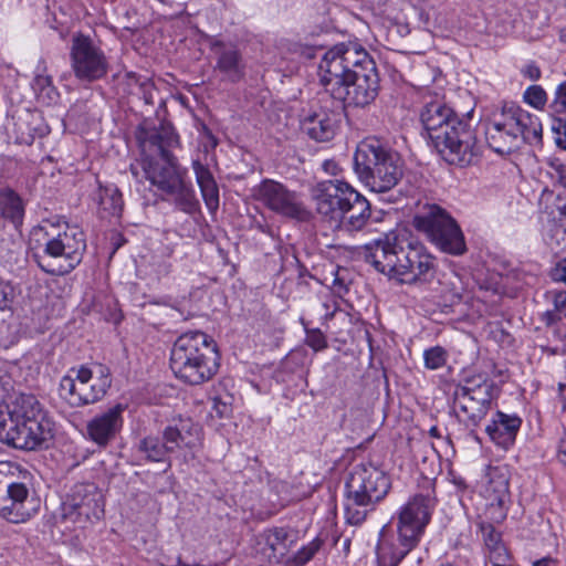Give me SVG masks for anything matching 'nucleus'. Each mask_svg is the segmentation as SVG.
I'll return each mask as SVG.
<instances>
[{
	"label": "nucleus",
	"mask_w": 566,
	"mask_h": 566,
	"mask_svg": "<svg viewBox=\"0 0 566 566\" xmlns=\"http://www.w3.org/2000/svg\"><path fill=\"white\" fill-rule=\"evenodd\" d=\"M360 255L376 272L399 284L424 285L437 276L436 259L426 247L397 232L382 233L365 244Z\"/></svg>",
	"instance_id": "f257e3e1"
},
{
	"label": "nucleus",
	"mask_w": 566,
	"mask_h": 566,
	"mask_svg": "<svg viewBox=\"0 0 566 566\" xmlns=\"http://www.w3.org/2000/svg\"><path fill=\"white\" fill-rule=\"evenodd\" d=\"M420 122L433 147L449 164L468 166L480 156L470 118L460 117L443 98L426 97Z\"/></svg>",
	"instance_id": "f03ea898"
},
{
	"label": "nucleus",
	"mask_w": 566,
	"mask_h": 566,
	"mask_svg": "<svg viewBox=\"0 0 566 566\" xmlns=\"http://www.w3.org/2000/svg\"><path fill=\"white\" fill-rule=\"evenodd\" d=\"M436 497L430 493L416 494L397 513V537H381L377 545L379 566H398L420 543L430 523Z\"/></svg>",
	"instance_id": "7ed1b4c3"
},
{
	"label": "nucleus",
	"mask_w": 566,
	"mask_h": 566,
	"mask_svg": "<svg viewBox=\"0 0 566 566\" xmlns=\"http://www.w3.org/2000/svg\"><path fill=\"white\" fill-rule=\"evenodd\" d=\"M220 354L216 342L200 331L187 332L174 343L170 368L188 385H201L218 373Z\"/></svg>",
	"instance_id": "20e7f679"
},
{
	"label": "nucleus",
	"mask_w": 566,
	"mask_h": 566,
	"mask_svg": "<svg viewBox=\"0 0 566 566\" xmlns=\"http://www.w3.org/2000/svg\"><path fill=\"white\" fill-rule=\"evenodd\" d=\"M44 241V255H36L39 266L52 275H65L82 261L86 250L85 235L77 227L43 221L32 231Z\"/></svg>",
	"instance_id": "39448f33"
},
{
	"label": "nucleus",
	"mask_w": 566,
	"mask_h": 566,
	"mask_svg": "<svg viewBox=\"0 0 566 566\" xmlns=\"http://www.w3.org/2000/svg\"><path fill=\"white\" fill-rule=\"evenodd\" d=\"M354 170L367 188L384 193L395 188L402 178L403 161L387 143L368 137L357 145Z\"/></svg>",
	"instance_id": "423d86ee"
},
{
	"label": "nucleus",
	"mask_w": 566,
	"mask_h": 566,
	"mask_svg": "<svg viewBox=\"0 0 566 566\" xmlns=\"http://www.w3.org/2000/svg\"><path fill=\"white\" fill-rule=\"evenodd\" d=\"M391 488L390 478L373 464H357L345 483V515L352 525H359L369 511L382 501Z\"/></svg>",
	"instance_id": "0eeeda50"
},
{
	"label": "nucleus",
	"mask_w": 566,
	"mask_h": 566,
	"mask_svg": "<svg viewBox=\"0 0 566 566\" xmlns=\"http://www.w3.org/2000/svg\"><path fill=\"white\" fill-rule=\"evenodd\" d=\"M144 176L163 193L172 197L175 206L185 213L193 214L199 210V201L190 184L185 181L182 169L172 155L163 159H143Z\"/></svg>",
	"instance_id": "6e6552de"
},
{
	"label": "nucleus",
	"mask_w": 566,
	"mask_h": 566,
	"mask_svg": "<svg viewBox=\"0 0 566 566\" xmlns=\"http://www.w3.org/2000/svg\"><path fill=\"white\" fill-rule=\"evenodd\" d=\"M412 224L441 252L455 256L467 252V243L460 226L440 206H424L413 217Z\"/></svg>",
	"instance_id": "1a4fd4ad"
},
{
	"label": "nucleus",
	"mask_w": 566,
	"mask_h": 566,
	"mask_svg": "<svg viewBox=\"0 0 566 566\" xmlns=\"http://www.w3.org/2000/svg\"><path fill=\"white\" fill-rule=\"evenodd\" d=\"M200 428L189 418L172 419L161 437L147 436L138 442L137 450L151 462H164L171 468L170 454L184 448H192L199 440Z\"/></svg>",
	"instance_id": "9d476101"
},
{
	"label": "nucleus",
	"mask_w": 566,
	"mask_h": 566,
	"mask_svg": "<svg viewBox=\"0 0 566 566\" xmlns=\"http://www.w3.org/2000/svg\"><path fill=\"white\" fill-rule=\"evenodd\" d=\"M368 55L356 43L335 45L324 54L318 65L319 82L334 99L346 95L344 84L352 76V71L361 65Z\"/></svg>",
	"instance_id": "9b49d317"
},
{
	"label": "nucleus",
	"mask_w": 566,
	"mask_h": 566,
	"mask_svg": "<svg viewBox=\"0 0 566 566\" xmlns=\"http://www.w3.org/2000/svg\"><path fill=\"white\" fill-rule=\"evenodd\" d=\"M30 472L11 461H0V516L11 523L30 518Z\"/></svg>",
	"instance_id": "f8f14e48"
},
{
	"label": "nucleus",
	"mask_w": 566,
	"mask_h": 566,
	"mask_svg": "<svg viewBox=\"0 0 566 566\" xmlns=\"http://www.w3.org/2000/svg\"><path fill=\"white\" fill-rule=\"evenodd\" d=\"M62 518L85 527L104 515V495L94 483L75 484L61 506Z\"/></svg>",
	"instance_id": "ddd939ff"
},
{
	"label": "nucleus",
	"mask_w": 566,
	"mask_h": 566,
	"mask_svg": "<svg viewBox=\"0 0 566 566\" xmlns=\"http://www.w3.org/2000/svg\"><path fill=\"white\" fill-rule=\"evenodd\" d=\"M495 386L492 380L479 377L467 379L454 391V407L462 412L467 426L478 427L488 415L494 397Z\"/></svg>",
	"instance_id": "4468645a"
},
{
	"label": "nucleus",
	"mask_w": 566,
	"mask_h": 566,
	"mask_svg": "<svg viewBox=\"0 0 566 566\" xmlns=\"http://www.w3.org/2000/svg\"><path fill=\"white\" fill-rule=\"evenodd\" d=\"M70 60L75 77L82 82L98 81L108 72L109 63L104 51L83 33L72 36Z\"/></svg>",
	"instance_id": "2eb2a0df"
},
{
	"label": "nucleus",
	"mask_w": 566,
	"mask_h": 566,
	"mask_svg": "<svg viewBox=\"0 0 566 566\" xmlns=\"http://www.w3.org/2000/svg\"><path fill=\"white\" fill-rule=\"evenodd\" d=\"M254 197L265 208L285 218L298 221H307L311 218L302 195L276 180H262L254 188Z\"/></svg>",
	"instance_id": "dca6fc26"
},
{
	"label": "nucleus",
	"mask_w": 566,
	"mask_h": 566,
	"mask_svg": "<svg viewBox=\"0 0 566 566\" xmlns=\"http://www.w3.org/2000/svg\"><path fill=\"white\" fill-rule=\"evenodd\" d=\"M54 437V423L49 415L34 418L18 427L0 424V441L21 450H36L46 447Z\"/></svg>",
	"instance_id": "f3484780"
},
{
	"label": "nucleus",
	"mask_w": 566,
	"mask_h": 566,
	"mask_svg": "<svg viewBox=\"0 0 566 566\" xmlns=\"http://www.w3.org/2000/svg\"><path fill=\"white\" fill-rule=\"evenodd\" d=\"M350 75L344 84L346 95L339 101L359 107L369 105L379 91V75L373 57L370 55L364 57L361 65L353 70Z\"/></svg>",
	"instance_id": "a211bd4d"
},
{
	"label": "nucleus",
	"mask_w": 566,
	"mask_h": 566,
	"mask_svg": "<svg viewBox=\"0 0 566 566\" xmlns=\"http://www.w3.org/2000/svg\"><path fill=\"white\" fill-rule=\"evenodd\" d=\"M355 193L359 192L343 180L335 179L318 182L313 190L316 211L325 219L336 221L344 208L350 206Z\"/></svg>",
	"instance_id": "6ab92c4d"
},
{
	"label": "nucleus",
	"mask_w": 566,
	"mask_h": 566,
	"mask_svg": "<svg viewBox=\"0 0 566 566\" xmlns=\"http://www.w3.org/2000/svg\"><path fill=\"white\" fill-rule=\"evenodd\" d=\"M295 541V532L289 527L269 528L255 538L253 547L258 563L277 564Z\"/></svg>",
	"instance_id": "aec40b11"
},
{
	"label": "nucleus",
	"mask_w": 566,
	"mask_h": 566,
	"mask_svg": "<svg viewBox=\"0 0 566 566\" xmlns=\"http://www.w3.org/2000/svg\"><path fill=\"white\" fill-rule=\"evenodd\" d=\"M210 50L214 54V71L231 83H238L247 74V62L243 52L232 42H224L218 38H211Z\"/></svg>",
	"instance_id": "412c9836"
},
{
	"label": "nucleus",
	"mask_w": 566,
	"mask_h": 566,
	"mask_svg": "<svg viewBox=\"0 0 566 566\" xmlns=\"http://www.w3.org/2000/svg\"><path fill=\"white\" fill-rule=\"evenodd\" d=\"M136 138L142 150L143 159H163L172 156L170 148L178 146L179 137L169 125L159 127L139 126Z\"/></svg>",
	"instance_id": "4be33fe9"
},
{
	"label": "nucleus",
	"mask_w": 566,
	"mask_h": 566,
	"mask_svg": "<svg viewBox=\"0 0 566 566\" xmlns=\"http://www.w3.org/2000/svg\"><path fill=\"white\" fill-rule=\"evenodd\" d=\"M126 407L117 403L97 415L86 423L84 437L99 448H106L123 427V412Z\"/></svg>",
	"instance_id": "5701e85b"
},
{
	"label": "nucleus",
	"mask_w": 566,
	"mask_h": 566,
	"mask_svg": "<svg viewBox=\"0 0 566 566\" xmlns=\"http://www.w3.org/2000/svg\"><path fill=\"white\" fill-rule=\"evenodd\" d=\"M485 138L489 147L500 155L511 154L520 148L510 117L503 108L499 117L490 122L485 129Z\"/></svg>",
	"instance_id": "b1692460"
},
{
	"label": "nucleus",
	"mask_w": 566,
	"mask_h": 566,
	"mask_svg": "<svg viewBox=\"0 0 566 566\" xmlns=\"http://www.w3.org/2000/svg\"><path fill=\"white\" fill-rule=\"evenodd\" d=\"M520 146L523 143L537 144L542 140V124L537 116L522 109L520 106H505Z\"/></svg>",
	"instance_id": "393cba45"
},
{
	"label": "nucleus",
	"mask_w": 566,
	"mask_h": 566,
	"mask_svg": "<svg viewBox=\"0 0 566 566\" xmlns=\"http://www.w3.org/2000/svg\"><path fill=\"white\" fill-rule=\"evenodd\" d=\"M521 424L522 419L518 416L497 411L485 431L496 446L509 450L515 442Z\"/></svg>",
	"instance_id": "a878e982"
},
{
	"label": "nucleus",
	"mask_w": 566,
	"mask_h": 566,
	"mask_svg": "<svg viewBox=\"0 0 566 566\" xmlns=\"http://www.w3.org/2000/svg\"><path fill=\"white\" fill-rule=\"evenodd\" d=\"M335 114L319 108L303 115L301 119L302 130L316 142H328L335 135Z\"/></svg>",
	"instance_id": "bb28decb"
},
{
	"label": "nucleus",
	"mask_w": 566,
	"mask_h": 566,
	"mask_svg": "<svg viewBox=\"0 0 566 566\" xmlns=\"http://www.w3.org/2000/svg\"><path fill=\"white\" fill-rule=\"evenodd\" d=\"M371 216L369 201L359 192L355 193L350 206L345 207L336 221H339L342 229L348 232L363 230Z\"/></svg>",
	"instance_id": "cd10ccee"
},
{
	"label": "nucleus",
	"mask_w": 566,
	"mask_h": 566,
	"mask_svg": "<svg viewBox=\"0 0 566 566\" xmlns=\"http://www.w3.org/2000/svg\"><path fill=\"white\" fill-rule=\"evenodd\" d=\"M490 510H499L497 521L506 517L505 504L510 499L509 479L499 469H493L486 488Z\"/></svg>",
	"instance_id": "c85d7f7f"
},
{
	"label": "nucleus",
	"mask_w": 566,
	"mask_h": 566,
	"mask_svg": "<svg viewBox=\"0 0 566 566\" xmlns=\"http://www.w3.org/2000/svg\"><path fill=\"white\" fill-rule=\"evenodd\" d=\"M192 169L206 207L211 213H214L219 209V188L217 182L209 168L199 160L192 161Z\"/></svg>",
	"instance_id": "c756f323"
},
{
	"label": "nucleus",
	"mask_w": 566,
	"mask_h": 566,
	"mask_svg": "<svg viewBox=\"0 0 566 566\" xmlns=\"http://www.w3.org/2000/svg\"><path fill=\"white\" fill-rule=\"evenodd\" d=\"M98 213L101 218L107 219L122 214L124 201L122 192L116 185H99L97 190Z\"/></svg>",
	"instance_id": "7c9ffc66"
},
{
	"label": "nucleus",
	"mask_w": 566,
	"mask_h": 566,
	"mask_svg": "<svg viewBox=\"0 0 566 566\" xmlns=\"http://www.w3.org/2000/svg\"><path fill=\"white\" fill-rule=\"evenodd\" d=\"M481 532L490 562L493 566H506L510 562V554L501 539V534L492 524H481Z\"/></svg>",
	"instance_id": "2f4dec72"
},
{
	"label": "nucleus",
	"mask_w": 566,
	"mask_h": 566,
	"mask_svg": "<svg viewBox=\"0 0 566 566\" xmlns=\"http://www.w3.org/2000/svg\"><path fill=\"white\" fill-rule=\"evenodd\" d=\"M7 409L9 416L8 420L19 419L25 413H31L32 417L34 416V412L38 415V417L48 415L42 403L36 399L34 395L31 394H14L11 397L10 402H8Z\"/></svg>",
	"instance_id": "473e14b6"
},
{
	"label": "nucleus",
	"mask_w": 566,
	"mask_h": 566,
	"mask_svg": "<svg viewBox=\"0 0 566 566\" xmlns=\"http://www.w3.org/2000/svg\"><path fill=\"white\" fill-rule=\"evenodd\" d=\"M98 373L99 376L91 385L90 382L80 385V391L84 394V396L81 395L82 407L101 400L112 385L109 371L106 367L98 365Z\"/></svg>",
	"instance_id": "72a5a7b5"
},
{
	"label": "nucleus",
	"mask_w": 566,
	"mask_h": 566,
	"mask_svg": "<svg viewBox=\"0 0 566 566\" xmlns=\"http://www.w3.org/2000/svg\"><path fill=\"white\" fill-rule=\"evenodd\" d=\"M0 209L2 217L10 220L15 228L22 224L24 206L14 190L4 188L0 191Z\"/></svg>",
	"instance_id": "f704fd0d"
},
{
	"label": "nucleus",
	"mask_w": 566,
	"mask_h": 566,
	"mask_svg": "<svg viewBox=\"0 0 566 566\" xmlns=\"http://www.w3.org/2000/svg\"><path fill=\"white\" fill-rule=\"evenodd\" d=\"M44 67L38 66V72L32 81V90L39 102L45 105L56 103L59 92L53 85L52 77L44 74Z\"/></svg>",
	"instance_id": "c9c22d12"
},
{
	"label": "nucleus",
	"mask_w": 566,
	"mask_h": 566,
	"mask_svg": "<svg viewBox=\"0 0 566 566\" xmlns=\"http://www.w3.org/2000/svg\"><path fill=\"white\" fill-rule=\"evenodd\" d=\"M59 395L71 407H82L83 392L80 391V385L71 375H65L61 378L59 385Z\"/></svg>",
	"instance_id": "e433bc0d"
},
{
	"label": "nucleus",
	"mask_w": 566,
	"mask_h": 566,
	"mask_svg": "<svg viewBox=\"0 0 566 566\" xmlns=\"http://www.w3.org/2000/svg\"><path fill=\"white\" fill-rule=\"evenodd\" d=\"M424 366L428 369L436 370L443 367L447 363V352L440 347H431L423 353Z\"/></svg>",
	"instance_id": "4c0bfd02"
},
{
	"label": "nucleus",
	"mask_w": 566,
	"mask_h": 566,
	"mask_svg": "<svg viewBox=\"0 0 566 566\" xmlns=\"http://www.w3.org/2000/svg\"><path fill=\"white\" fill-rule=\"evenodd\" d=\"M323 541L318 537L314 538L307 545L301 547L294 555V563L297 566H303L310 562L314 555L319 551Z\"/></svg>",
	"instance_id": "58836bf2"
},
{
	"label": "nucleus",
	"mask_w": 566,
	"mask_h": 566,
	"mask_svg": "<svg viewBox=\"0 0 566 566\" xmlns=\"http://www.w3.org/2000/svg\"><path fill=\"white\" fill-rule=\"evenodd\" d=\"M524 99L533 107L541 109L547 102V95L542 86L532 85L524 92Z\"/></svg>",
	"instance_id": "ea45409f"
},
{
	"label": "nucleus",
	"mask_w": 566,
	"mask_h": 566,
	"mask_svg": "<svg viewBox=\"0 0 566 566\" xmlns=\"http://www.w3.org/2000/svg\"><path fill=\"white\" fill-rule=\"evenodd\" d=\"M306 344L315 352L323 350L327 347V339L318 328H305Z\"/></svg>",
	"instance_id": "a19ab883"
},
{
	"label": "nucleus",
	"mask_w": 566,
	"mask_h": 566,
	"mask_svg": "<svg viewBox=\"0 0 566 566\" xmlns=\"http://www.w3.org/2000/svg\"><path fill=\"white\" fill-rule=\"evenodd\" d=\"M551 107L555 113H566V81L557 85Z\"/></svg>",
	"instance_id": "79ce46f5"
},
{
	"label": "nucleus",
	"mask_w": 566,
	"mask_h": 566,
	"mask_svg": "<svg viewBox=\"0 0 566 566\" xmlns=\"http://www.w3.org/2000/svg\"><path fill=\"white\" fill-rule=\"evenodd\" d=\"M552 130L555 133L556 145L563 149H566V119H554Z\"/></svg>",
	"instance_id": "37998d69"
},
{
	"label": "nucleus",
	"mask_w": 566,
	"mask_h": 566,
	"mask_svg": "<svg viewBox=\"0 0 566 566\" xmlns=\"http://www.w3.org/2000/svg\"><path fill=\"white\" fill-rule=\"evenodd\" d=\"M230 397L227 400L222 399L220 396H216L212 398V411L216 412L217 417L226 418L231 413V402Z\"/></svg>",
	"instance_id": "c03bdc74"
},
{
	"label": "nucleus",
	"mask_w": 566,
	"mask_h": 566,
	"mask_svg": "<svg viewBox=\"0 0 566 566\" xmlns=\"http://www.w3.org/2000/svg\"><path fill=\"white\" fill-rule=\"evenodd\" d=\"M127 77L130 80L132 83H134V84L139 86V88L143 92V95H144V98H145L146 103H151V98H153V96H151L153 84L148 80H146V78L142 80L135 73H128Z\"/></svg>",
	"instance_id": "a18cd8bd"
},
{
	"label": "nucleus",
	"mask_w": 566,
	"mask_h": 566,
	"mask_svg": "<svg viewBox=\"0 0 566 566\" xmlns=\"http://www.w3.org/2000/svg\"><path fill=\"white\" fill-rule=\"evenodd\" d=\"M552 178L563 188L566 189V164H563L558 160H554L551 163Z\"/></svg>",
	"instance_id": "49530a36"
},
{
	"label": "nucleus",
	"mask_w": 566,
	"mask_h": 566,
	"mask_svg": "<svg viewBox=\"0 0 566 566\" xmlns=\"http://www.w3.org/2000/svg\"><path fill=\"white\" fill-rule=\"evenodd\" d=\"M551 277L555 282L566 284V258L556 263L551 272Z\"/></svg>",
	"instance_id": "de8ad7c7"
},
{
	"label": "nucleus",
	"mask_w": 566,
	"mask_h": 566,
	"mask_svg": "<svg viewBox=\"0 0 566 566\" xmlns=\"http://www.w3.org/2000/svg\"><path fill=\"white\" fill-rule=\"evenodd\" d=\"M553 304L555 306L556 312L559 313L562 318H566V292H555L553 297Z\"/></svg>",
	"instance_id": "09e8293b"
},
{
	"label": "nucleus",
	"mask_w": 566,
	"mask_h": 566,
	"mask_svg": "<svg viewBox=\"0 0 566 566\" xmlns=\"http://www.w3.org/2000/svg\"><path fill=\"white\" fill-rule=\"evenodd\" d=\"M73 378L76 379L78 385H84L85 382H90L91 380L94 381V379H95V378H93V371L85 366H81L76 370V376Z\"/></svg>",
	"instance_id": "8fccbe9b"
},
{
	"label": "nucleus",
	"mask_w": 566,
	"mask_h": 566,
	"mask_svg": "<svg viewBox=\"0 0 566 566\" xmlns=\"http://www.w3.org/2000/svg\"><path fill=\"white\" fill-rule=\"evenodd\" d=\"M522 74L531 81H537L541 77V69L531 62L523 67Z\"/></svg>",
	"instance_id": "3c124183"
},
{
	"label": "nucleus",
	"mask_w": 566,
	"mask_h": 566,
	"mask_svg": "<svg viewBox=\"0 0 566 566\" xmlns=\"http://www.w3.org/2000/svg\"><path fill=\"white\" fill-rule=\"evenodd\" d=\"M34 418H39L38 415L34 412V416L32 417L31 413H25L24 416L20 417L19 419L14 420H0V424H6V427H18L22 426V423H28L31 420L33 421Z\"/></svg>",
	"instance_id": "603ef678"
},
{
	"label": "nucleus",
	"mask_w": 566,
	"mask_h": 566,
	"mask_svg": "<svg viewBox=\"0 0 566 566\" xmlns=\"http://www.w3.org/2000/svg\"><path fill=\"white\" fill-rule=\"evenodd\" d=\"M453 280L459 282V277L454 274H451V276H450V283L452 285V290H451V301L452 302H454L455 300H461V295H462V287L457 286L455 282H453Z\"/></svg>",
	"instance_id": "864d4df0"
},
{
	"label": "nucleus",
	"mask_w": 566,
	"mask_h": 566,
	"mask_svg": "<svg viewBox=\"0 0 566 566\" xmlns=\"http://www.w3.org/2000/svg\"><path fill=\"white\" fill-rule=\"evenodd\" d=\"M544 318H545L546 325L551 326V325L558 323L562 319V316L554 308L553 311H547L544 314Z\"/></svg>",
	"instance_id": "5fc2aeb1"
},
{
	"label": "nucleus",
	"mask_w": 566,
	"mask_h": 566,
	"mask_svg": "<svg viewBox=\"0 0 566 566\" xmlns=\"http://www.w3.org/2000/svg\"><path fill=\"white\" fill-rule=\"evenodd\" d=\"M557 457H558V460L564 465H566V431L559 441Z\"/></svg>",
	"instance_id": "6e6d98bb"
},
{
	"label": "nucleus",
	"mask_w": 566,
	"mask_h": 566,
	"mask_svg": "<svg viewBox=\"0 0 566 566\" xmlns=\"http://www.w3.org/2000/svg\"><path fill=\"white\" fill-rule=\"evenodd\" d=\"M323 168L326 172L332 175H337L338 171L340 170L338 164L333 160H325L323 164Z\"/></svg>",
	"instance_id": "4d7b16f0"
},
{
	"label": "nucleus",
	"mask_w": 566,
	"mask_h": 566,
	"mask_svg": "<svg viewBox=\"0 0 566 566\" xmlns=\"http://www.w3.org/2000/svg\"><path fill=\"white\" fill-rule=\"evenodd\" d=\"M481 289H485L486 291H491L493 294H500L503 292V287L499 283H485L481 285Z\"/></svg>",
	"instance_id": "13d9d810"
},
{
	"label": "nucleus",
	"mask_w": 566,
	"mask_h": 566,
	"mask_svg": "<svg viewBox=\"0 0 566 566\" xmlns=\"http://www.w3.org/2000/svg\"><path fill=\"white\" fill-rule=\"evenodd\" d=\"M534 566H557V562L551 557H544L534 563Z\"/></svg>",
	"instance_id": "bf43d9fd"
},
{
	"label": "nucleus",
	"mask_w": 566,
	"mask_h": 566,
	"mask_svg": "<svg viewBox=\"0 0 566 566\" xmlns=\"http://www.w3.org/2000/svg\"><path fill=\"white\" fill-rule=\"evenodd\" d=\"M8 305L7 293L0 290V310H3Z\"/></svg>",
	"instance_id": "052dcab7"
},
{
	"label": "nucleus",
	"mask_w": 566,
	"mask_h": 566,
	"mask_svg": "<svg viewBox=\"0 0 566 566\" xmlns=\"http://www.w3.org/2000/svg\"><path fill=\"white\" fill-rule=\"evenodd\" d=\"M429 434L433 438H440V432H439V429L437 427H431V429L429 430Z\"/></svg>",
	"instance_id": "680f3d73"
},
{
	"label": "nucleus",
	"mask_w": 566,
	"mask_h": 566,
	"mask_svg": "<svg viewBox=\"0 0 566 566\" xmlns=\"http://www.w3.org/2000/svg\"><path fill=\"white\" fill-rule=\"evenodd\" d=\"M553 232H554L553 237H557V235H559V234H565V231H564V230H563V228H562V227H559V226H556V227L554 228Z\"/></svg>",
	"instance_id": "e2e57ef3"
},
{
	"label": "nucleus",
	"mask_w": 566,
	"mask_h": 566,
	"mask_svg": "<svg viewBox=\"0 0 566 566\" xmlns=\"http://www.w3.org/2000/svg\"><path fill=\"white\" fill-rule=\"evenodd\" d=\"M559 39L562 42L566 43V27L564 29H562Z\"/></svg>",
	"instance_id": "0e129e2a"
},
{
	"label": "nucleus",
	"mask_w": 566,
	"mask_h": 566,
	"mask_svg": "<svg viewBox=\"0 0 566 566\" xmlns=\"http://www.w3.org/2000/svg\"><path fill=\"white\" fill-rule=\"evenodd\" d=\"M130 172L135 178H138V170L134 165L130 166Z\"/></svg>",
	"instance_id": "69168bd1"
},
{
	"label": "nucleus",
	"mask_w": 566,
	"mask_h": 566,
	"mask_svg": "<svg viewBox=\"0 0 566 566\" xmlns=\"http://www.w3.org/2000/svg\"><path fill=\"white\" fill-rule=\"evenodd\" d=\"M559 214L564 218H566V205L559 208Z\"/></svg>",
	"instance_id": "338daca9"
},
{
	"label": "nucleus",
	"mask_w": 566,
	"mask_h": 566,
	"mask_svg": "<svg viewBox=\"0 0 566 566\" xmlns=\"http://www.w3.org/2000/svg\"><path fill=\"white\" fill-rule=\"evenodd\" d=\"M45 134H48V130H46V129H42V130L40 132V136H44Z\"/></svg>",
	"instance_id": "774afa93"
}]
</instances>
